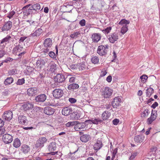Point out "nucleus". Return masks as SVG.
I'll use <instances>...</instances> for the list:
<instances>
[{
  "label": "nucleus",
  "mask_w": 160,
  "mask_h": 160,
  "mask_svg": "<svg viewBox=\"0 0 160 160\" xmlns=\"http://www.w3.org/2000/svg\"><path fill=\"white\" fill-rule=\"evenodd\" d=\"M158 105V103L155 102L152 105L151 107L154 109Z\"/></svg>",
  "instance_id": "63"
},
{
  "label": "nucleus",
  "mask_w": 160,
  "mask_h": 160,
  "mask_svg": "<svg viewBox=\"0 0 160 160\" xmlns=\"http://www.w3.org/2000/svg\"><path fill=\"white\" fill-rule=\"evenodd\" d=\"M47 140L45 137H40L37 140L35 146L37 148H41L43 147Z\"/></svg>",
  "instance_id": "2"
},
{
  "label": "nucleus",
  "mask_w": 160,
  "mask_h": 160,
  "mask_svg": "<svg viewBox=\"0 0 160 160\" xmlns=\"http://www.w3.org/2000/svg\"><path fill=\"white\" fill-rule=\"evenodd\" d=\"M91 61L92 63L94 64L98 63L99 62L98 57L96 56L92 57L91 59Z\"/></svg>",
  "instance_id": "40"
},
{
  "label": "nucleus",
  "mask_w": 160,
  "mask_h": 160,
  "mask_svg": "<svg viewBox=\"0 0 160 160\" xmlns=\"http://www.w3.org/2000/svg\"><path fill=\"white\" fill-rule=\"evenodd\" d=\"M110 116L111 113L110 112L105 111L102 113V117L103 120H108Z\"/></svg>",
  "instance_id": "30"
},
{
  "label": "nucleus",
  "mask_w": 160,
  "mask_h": 160,
  "mask_svg": "<svg viewBox=\"0 0 160 160\" xmlns=\"http://www.w3.org/2000/svg\"><path fill=\"white\" fill-rule=\"evenodd\" d=\"M8 73L10 75L16 74H17L18 71L16 69H13L12 70H9L8 71Z\"/></svg>",
  "instance_id": "47"
},
{
  "label": "nucleus",
  "mask_w": 160,
  "mask_h": 160,
  "mask_svg": "<svg viewBox=\"0 0 160 160\" xmlns=\"http://www.w3.org/2000/svg\"><path fill=\"white\" fill-rule=\"evenodd\" d=\"M52 43V39L50 38H47L44 41V46L45 47H48L49 48H51Z\"/></svg>",
  "instance_id": "19"
},
{
  "label": "nucleus",
  "mask_w": 160,
  "mask_h": 160,
  "mask_svg": "<svg viewBox=\"0 0 160 160\" xmlns=\"http://www.w3.org/2000/svg\"><path fill=\"white\" fill-rule=\"evenodd\" d=\"M30 147L28 145L24 144L21 146L20 151L24 154L28 153L30 151Z\"/></svg>",
  "instance_id": "21"
},
{
  "label": "nucleus",
  "mask_w": 160,
  "mask_h": 160,
  "mask_svg": "<svg viewBox=\"0 0 160 160\" xmlns=\"http://www.w3.org/2000/svg\"><path fill=\"white\" fill-rule=\"evenodd\" d=\"M31 9L32 11H33V13L38 12L41 8L40 5L39 3H37L35 4H31Z\"/></svg>",
  "instance_id": "18"
},
{
  "label": "nucleus",
  "mask_w": 160,
  "mask_h": 160,
  "mask_svg": "<svg viewBox=\"0 0 160 160\" xmlns=\"http://www.w3.org/2000/svg\"><path fill=\"white\" fill-rule=\"evenodd\" d=\"M75 77H72L70 78L69 79V82L70 83H73L75 82Z\"/></svg>",
  "instance_id": "62"
},
{
  "label": "nucleus",
  "mask_w": 160,
  "mask_h": 160,
  "mask_svg": "<svg viewBox=\"0 0 160 160\" xmlns=\"http://www.w3.org/2000/svg\"><path fill=\"white\" fill-rule=\"evenodd\" d=\"M33 110L36 112H41L43 110V108L35 106L33 107Z\"/></svg>",
  "instance_id": "46"
},
{
  "label": "nucleus",
  "mask_w": 160,
  "mask_h": 160,
  "mask_svg": "<svg viewBox=\"0 0 160 160\" xmlns=\"http://www.w3.org/2000/svg\"><path fill=\"white\" fill-rule=\"evenodd\" d=\"M20 145V141L18 138H16L14 140L13 146L14 147L16 148H18Z\"/></svg>",
  "instance_id": "36"
},
{
  "label": "nucleus",
  "mask_w": 160,
  "mask_h": 160,
  "mask_svg": "<svg viewBox=\"0 0 160 160\" xmlns=\"http://www.w3.org/2000/svg\"><path fill=\"white\" fill-rule=\"evenodd\" d=\"M13 79L12 77L8 78L4 81V83L5 85L10 84L13 81Z\"/></svg>",
  "instance_id": "37"
},
{
  "label": "nucleus",
  "mask_w": 160,
  "mask_h": 160,
  "mask_svg": "<svg viewBox=\"0 0 160 160\" xmlns=\"http://www.w3.org/2000/svg\"><path fill=\"white\" fill-rule=\"evenodd\" d=\"M148 76L146 75H143L140 77L142 82L144 83L146 82V80L148 79Z\"/></svg>",
  "instance_id": "51"
},
{
  "label": "nucleus",
  "mask_w": 160,
  "mask_h": 160,
  "mask_svg": "<svg viewBox=\"0 0 160 160\" xmlns=\"http://www.w3.org/2000/svg\"><path fill=\"white\" fill-rule=\"evenodd\" d=\"M53 78L54 81L57 83H62L65 80V77L62 73L57 74Z\"/></svg>",
  "instance_id": "4"
},
{
  "label": "nucleus",
  "mask_w": 160,
  "mask_h": 160,
  "mask_svg": "<svg viewBox=\"0 0 160 160\" xmlns=\"http://www.w3.org/2000/svg\"><path fill=\"white\" fill-rule=\"evenodd\" d=\"M72 108L69 107L64 108L62 110V114L64 116H67L70 114L72 112Z\"/></svg>",
  "instance_id": "14"
},
{
  "label": "nucleus",
  "mask_w": 160,
  "mask_h": 160,
  "mask_svg": "<svg viewBox=\"0 0 160 160\" xmlns=\"http://www.w3.org/2000/svg\"><path fill=\"white\" fill-rule=\"evenodd\" d=\"M18 121L19 123L25 125L27 123L26 116L23 113H20L18 116Z\"/></svg>",
  "instance_id": "7"
},
{
  "label": "nucleus",
  "mask_w": 160,
  "mask_h": 160,
  "mask_svg": "<svg viewBox=\"0 0 160 160\" xmlns=\"http://www.w3.org/2000/svg\"><path fill=\"white\" fill-rule=\"evenodd\" d=\"M112 93V90L109 87H106L102 92V95L105 98H109Z\"/></svg>",
  "instance_id": "3"
},
{
  "label": "nucleus",
  "mask_w": 160,
  "mask_h": 160,
  "mask_svg": "<svg viewBox=\"0 0 160 160\" xmlns=\"http://www.w3.org/2000/svg\"><path fill=\"white\" fill-rule=\"evenodd\" d=\"M37 92V88H32L27 90V93L29 96H32L35 95Z\"/></svg>",
  "instance_id": "20"
},
{
  "label": "nucleus",
  "mask_w": 160,
  "mask_h": 160,
  "mask_svg": "<svg viewBox=\"0 0 160 160\" xmlns=\"http://www.w3.org/2000/svg\"><path fill=\"white\" fill-rule=\"evenodd\" d=\"M56 69V66L54 65H52L50 66V71H51L53 73L55 72Z\"/></svg>",
  "instance_id": "57"
},
{
  "label": "nucleus",
  "mask_w": 160,
  "mask_h": 160,
  "mask_svg": "<svg viewBox=\"0 0 160 160\" xmlns=\"http://www.w3.org/2000/svg\"><path fill=\"white\" fill-rule=\"evenodd\" d=\"M90 139V136L89 134H83L81 136L80 139L83 142H86L88 141Z\"/></svg>",
  "instance_id": "26"
},
{
  "label": "nucleus",
  "mask_w": 160,
  "mask_h": 160,
  "mask_svg": "<svg viewBox=\"0 0 160 160\" xmlns=\"http://www.w3.org/2000/svg\"><path fill=\"white\" fill-rule=\"evenodd\" d=\"M78 64H72L70 66V68L72 69V70H75L77 68H78Z\"/></svg>",
  "instance_id": "53"
},
{
  "label": "nucleus",
  "mask_w": 160,
  "mask_h": 160,
  "mask_svg": "<svg viewBox=\"0 0 160 160\" xmlns=\"http://www.w3.org/2000/svg\"><path fill=\"white\" fill-rule=\"evenodd\" d=\"M102 147V142L101 141L97 140L93 146L94 149L95 150L98 151Z\"/></svg>",
  "instance_id": "24"
},
{
  "label": "nucleus",
  "mask_w": 160,
  "mask_h": 160,
  "mask_svg": "<svg viewBox=\"0 0 160 160\" xmlns=\"http://www.w3.org/2000/svg\"><path fill=\"white\" fill-rule=\"evenodd\" d=\"M48 55H49V56L53 58H56V55L55 53L52 51H50L49 53H48Z\"/></svg>",
  "instance_id": "52"
},
{
  "label": "nucleus",
  "mask_w": 160,
  "mask_h": 160,
  "mask_svg": "<svg viewBox=\"0 0 160 160\" xmlns=\"http://www.w3.org/2000/svg\"><path fill=\"white\" fill-rule=\"evenodd\" d=\"M128 30V26L127 25H123L121 28V32L122 34H124L127 32Z\"/></svg>",
  "instance_id": "41"
},
{
  "label": "nucleus",
  "mask_w": 160,
  "mask_h": 160,
  "mask_svg": "<svg viewBox=\"0 0 160 160\" xmlns=\"http://www.w3.org/2000/svg\"><path fill=\"white\" fill-rule=\"evenodd\" d=\"M25 80L23 78L22 79H19L18 80L16 84L17 85H22L25 83Z\"/></svg>",
  "instance_id": "44"
},
{
  "label": "nucleus",
  "mask_w": 160,
  "mask_h": 160,
  "mask_svg": "<svg viewBox=\"0 0 160 160\" xmlns=\"http://www.w3.org/2000/svg\"><path fill=\"white\" fill-rule=\"evenodd\" d=\"M130 23V21L126 19H122L120 22H119L118 24L122 25H123L129 24Z\"/></svg>",
  "instance_id": "42"
},
{
  "label": "nucleus",
  "mask_w": 160,
  "mask_h": 160,
  "mask_svg": "<svg viewBox=\"0 0 160 160\" xmlns=\"http://www.w3.org/2000/svg\"><path fill=\"white\" fill-rule=\"evenodd\" d=\"M149 111L148 109H145L144 110L143 112V116L144 117H146L148 116L149 112Z\"/></svg>",
  "instance_id": "54"
},
{
  "label": "nucleus",
  "mask_w": 160,
  "mask_h": 160,
  "mask_svg": "<svg viewBox=\"0 0 160 160\" xmlns=\"http://www.w3.org/2000/svg\"><path fill=\"white\" fill-rule=\"evenodd\" d=\"M79 87V86L78 84L73 83L68 85L67 88L69 90L73 91L75 89L78 88Z\"/></svg>",
  "instance_id": "29"
},
{
  "label": "nucleus",
  "mask_w": 160,
  "mask_h": 160,
  "mask_svg": "<svg viewBox=\"0 0 160 160\" xmlns=\"http://www.w3.org/2000/svg\"><path fill=\"white\" fill-rule=\"evenodd\" d=\"M80 118V114L77 112H72L70 114V118L71 119L77 120Z\"/></svg>",
  "instance_id": "22"
},
{
  "label": "nucleus",
  "mask_w": 160,
  "mask_h": 160,
  "mask_svg": "<svg viewBox=\"0 0 160 160\" xmlns=\"http://www.w3.org/2000/svg\"><path fill=\"white\" fill-rule=\"evenodd\" d=\"M119 120L118 119H115L112 121L113 124L114 125H117L119 123Z\"/></svg>",
  "instance_id": "60"
},
{
  "label": "nucleus",
  "mask_w": 160,
  "mask_h": 160,
  "mask_svg": "<svg viewBox=\"0 0 160 160\" xmlns=\"http://www.w3.org/2000/svg\"><path fill=\"white\" fill-rule=\"evenodd\" d=\"M78 68L79 70H83L85 69V65L84 63H80L78 64Z\"/></svg>",
  "instance_id": "50"
},
{
  "label": "nucleus",
  "mask_w": 160,
  "mask_h": 160,
  "mask_svg": "<svg viewBox=\"0 0 160 160\" xmlns=\"http://www.w3.org/2000/svg\"><path fill=\"white\" fill-rule=\"evenodd\" d=\"M112 29L111 27H107L106 28L102 30V32L105 34H107L109 33Z\"/></svg>",
  "instance_id": "48"
},
{
  "label": "nucleus",
  "mask_w": 160,
  "mask_h": 160,
  "mask_svg": "<svg viewBox=\"0 0 160 160\" xmlns=\"http://www.w3.org/2000/svg\"><path fill=\"white\" fill-rule=\"evenodd\" d=\"M79 23L81 26H84L85 25L86 21L84 19H83L79 22Z\"/></svg>",
  "instance_id": "58"
},
{
  "label": "nucleus",
  "mask_w": 160,
  "mask_h": 160,
  "mask_svg": "<svg viewBox=\"0 0 160 160\" xmlns=\"http://www.w3.org/2000/svg\"><path fill=\"white\" fill-rule=\"evenodd\" d=\"M42 32V29L40 28L38 29L37 30H35V31L32 33L31 35L33 37L35 36L37 37L39 36Z\"/></svg>",
  "instance_id": "33"
},
{
  "label": "nucleus",
  "mask_w": 160,
  "mask_h": 160,
  "mask_svg": "<svg viewBox=\"0 0 160 160\" xmlns=\"http://www.w3.org/2000/svg\"><path fill=\"white\" fill-rule=\"evenodd\" d=\"M121 102V99L118 97H115L114 98L112 103V107L115 108L120 105V103Z\"/></svg>",
  "instance_id": "16"
},
{
  "label": "nucleus",
  "mask_w": 160,
  "mask_h": 160,
  "mask_svg": "<svg viewBox=\"0 0 160 160\" xmlns=\"http://www.w3.org/2000/svg\"><path fill=\"white\" fill-rule=\"evenodd\" d=\"M6 45V44L2 45H0V58H2L6 54V52L3 50Z\"/></svg>",
  "instance_id": "32"
},
{
  "label": "nucleus",
  "mask_w": 160,
  "mask_h": 160,
  "mask_svg": "<svg viewBox=\"0 0 160 160\" xmlns=\"http://www.w3.org/2000/svg\"><path fill=\"white\" fill-rule=\"evenodd\" d=\"M23 47L20 44L17 45L13 49L12 51L13 52H20L23 49Z\"/></svg>",
  "instance_id": "35"
},
{
  "label": "nucleus",
  "mask_w": 160,
  "mask_h": 160,
  "mask_svg": "<svg viewBox=\"0 0 160 160\" xmlns=\"http://www.w3.org/2000/svg\"><path fill=\"white\" fill-rule=\"evenodd\" d=\"M2 140L5 144H9L13 140L12 137L9 134H5L2 136Z\"/></svg>",
  "instance_id": "5"
},
{
  "label": "nucleus",
  "mask_w": 160,
  "mask_h": 160,
  "mask_svg": "<svg viewBox=\"0 0 160 160\" xmlns=\"http://www.w3.org/2000/svg\"><path fill=\"white\" fill-rule=\"evenodd\" d=\"M12 26V22L11 21H8L5 22L2 28V31H8L10 30Z\"/></svg>",
  "instance_id": "17"
},
{
  "label": "nucleus",
  "mask_w": 160,
  "mask_h": 160,
  "mask_svg": "<svg viewBox=\"0 0 160 160\" xmlns=\"http://www.w3.org/2000/svg\"><path fill=\"white\" fill-rule=\"evenodd\" d=\"M147 97H150L152 94L154 92V90L153 88H148L146 90Z\"/></svg>",
  "instance_id": "38"
},
{
  "label": "nucleus",
  "mask_w": 160,
  "mask_h": 160,
  "mask_svg": "<svg viewBox=\"0 0 160 160\" xmlns=\"http://www.w3.org/2000/svg\"><path fill=\"white\" fill-rule=\"evenodd\" d=\"M31 5V4H29L22 8V12H23V14L25 17L33 13V11H32V9H31V7H30Z\"/></svg>",
  "instance_id": "1"
},
{
  "label": "nucleus",
  "mask_w": 160,
  "mask_h": 160,
  "mask_svg": "<svg viewBox=\"0 0 160 160\" xmlns=\"http://www.w3.org/2000/svg\"><path fill=\"white\" fill-rule=\"evenodd\" d=\"M46 62L43 59H40L38 60L36 64L38 68L41 69L45 65Z\"/></svg>",
  "instance_id": "25"
},
{
  "label": "nucleus",
  "mask_w": 160,
  "mask_h": 160,
  "mask_svg": "<svg viewBox=\"0 0 160 160\" xmlns=\"http://www.w3.org/2000/svg\"><path fill=\"white\" fill-rule=\"evenodd\" d=\"M78 124V127H79V129H84L85 127V125L84 123L83 122L80 123Z\"/></svg>",
  "instance_id": "55"
},
{
  "label": "nucleus",
  "mask_w": 160,
  "mask_h": 160,
  "mask_svg": "<svg viewBox=\"0 0 160 160\" xmlns=\"http://www.w3.org/2000/svg\"><path fill=\"white\" fill-rule=\"evenodd\" d=\"M2 118L6 120L9 121L12 118V112L10 111L5 112L2 116Z\"/></svg>",
  "instance_id": "12"
},
{
  "label": "nucleus",
  "mask_w": 160,
  "mask_h": 160,
  "mask_svg": "<svg viewBox=\"0 0 160 160\" xmlns=\"http://www.w3.org/2000/svg\"><path fill=\"white\" fill-rule=\"evenodd\" d=\"M44 113L48 115H52L55 112V110L49 106H47L43 109Z\"/></svg>",
  "instance_id": "13"
},
{
  "label": "nucleus",
  "mask_w": 160,
  "mask_h": 160,
  "mask_svg": "<svg viewBox=\"0 0 160 160\" xmlns=\"http://www.w3.org/2000/svg\"><path fill=\"white\" fill-rule=\"evenodd\" d=\"M66 101L65 98H62L59 100L58 104L59 106H61L64 105L66 103Z\"/></svg>",
  "instance_id": "43"
},
{
  "label": "nucleus",
  "mask_w": 160,
  "mask_h": 160,
  "mask_svg": "<svg viewBox=\"0 0 160 160\" xmlns=\"http://www.w3.org/2000/svg\"><path fill=\"white\" fill-rule=\"evenodd\" d=\"M157 115V111L155 110H152L150 117L147 119L148 123L151 124L153 121L156 119Z\"/></svg>",
  "instance_id": "10"
},
{
  "label": "nucleus",
  "mask_w": 160,
  "mask_h": 160,
  "mask_svg": "<svg viewBox=\"0 0 160 160\" xmlns=\"http://www.w3.org/2000/svg\"><path fill=\"white\" fill-rule=\"evenodd\" d=\"M97 52L100 55L103 56L107 54V50L105 49L104 46L101 45L98 47Z\"/></svg>",
  "instance_id": "9"
},
{
  "label": "nucleus",
  "mask_w": 160,
  "mask_h": 160,
  "mask_svg": "<svg viewBox=\"0 0 160 160\" xmlns=\"http://www.w3.org/2000/svg\"><path fill=\"white\" fill-rule=\"evenodd\" d=\"M102 122V120L100 119H89L88 120H87L86 121V123L88 122V124H92V123L98 124L99 122L100 123L101 122Z\"/></svg>",
  "instance_id": "28"
},
{
  "label": "nucleus",
  "mask_w": 160,
  "mask_h": 160,
  "mask_svg": "<svg viewBox=\"0 0 160 160\" xmlns=\"http://www.w3.org/2000/svg\"><path fill=\"white\" fill-rule=\"evenodd\" d=\"M112 80V76L110 75L108 76L106 78L107 81L108 82H111Z\"/></svg>",
  "instance_id": "64"
},
{
  "label": "nucleus",
  "mask_w": 160,
  "mask_h": 160,
  "mask_svg": "<svg viewBox=\"0 0 160 160\" xmlns=\"http://www.w3.org/2000/svg\"><path fill=\"white\" fill-rule=\"evenodd\" d=\"M144 136L142 135H139L136 136L134 138V141L138 143L142 142L144 140Z\"/></svg>",
  "instance_id": "27"
},
{
  "label": "nucleus",
  "mask_w": 160,
  "mask_h": 160,
  "mask_svg": "<svg viewBox=\"0 0 160 160\" xmlns=\"http://www.w3.org/2000/svg\"><path fill=\"white\" fill-rule=\"evenodd\" d=\"M46 95L43 94L38 95L36 97L35 100L36 102L39 103L44 102L46 99Z\"/></svg>",
  "instance_id": "11"
},
{
  "label": "nucleus",
  "mask_w": 160,
  "mask_h": 160,
  "mask_svg": "<svg viewBox=\"0 0 160 160\" xmlns=\"http://www.w3.org/2000/svg\"><path fill=\"white\" fill-rule=\"evenodd\" d=\"M33 104L29 102L24 103L22 107L23 109L25 112L31 110L33 108Z\"/></svg>",
  "instance_id": "6"
},
{
  "label": "nucleus",
  "mask_w": 160,
  "mask_h": 160,
  "mask_svg": "<svg viewBox=\"0 0 160 160\" xmlns=\"http://www.w3.org/2000/svg\"><path fill=\"white\" fill-rule=\"evenodd\" d=\"M52 94L54 97L55 98H58L63 95V92L60 89H55L53 91Z\"/></svg>",
  "instance_id": "8"
},
{
  "label": "nucleus",
  "mask_w": 160,
  "mask_h": 160,
  "mask_svg": "<svg viewBox=\"0 0 160 160\" xmlns=\"http://www.w3.org/2000/svg\"><path fill=\"white\" fill-rule=\"evenodd\" d=\"M80 34V32H75L73 34H71L70 37L72 38H75L78 37V35H79Z\"/></svg>",
  "instance_id": "49"
},
{
  "label": "nucleus",
  "mask_w": 160,
  "mask_h": 160,
  "mask_svg": "<svg viewBox=\"0 0 160 160\" xmlns=\"http://www.w3.org/2000/svg\"><path fill=\"white\" fill-rule=\"evenodd\" d=\"M11 37L10 36H7L5 38L3 39L0 42V45H2L3 44H6V42H8Z\"/></svg>",
  "instance_id": "39"
},
{
  "label": "nucleus",
  "mask_w": 160,
  "mask_h": 160,
  "mask_svg": "<svg viewBox=\"0 0 160 160\" xmlns=\"http://www.w3.org/2000/svg\"><path fill=\"white\" fill-rule=\"evenodd\" d=\"M101 35L99 33L93 34L92 36V41L95 42H98L101 39Z\"/></svg>",
  "instance_id": "23"
},
{
  "label": "nucleus",
  "mask_w": 160,
  "mask_h": 160,
  "mask_svg": "<svg viewBox=\"0 0 160 160\" xmlns=\"http://www.w3.org/2000/svg\"><path fill=\"white\" fill-rule=\"evenodd\" d=\"M77 123V121L69 122L66 124L67 127H72Z\"/></svg>",
  "instance_id": "45"
},
{
  "label": "nucleus",
  "mask_w": 160,
  "mask_h": 160,
  "mask_svg": "<svg viewBox=\"0 0 160 160\" xmlns=\"http://www.w3.org/2000/svg\"><path fill=\"white\" fill-rule=\"evenodd\" d=\"M15 12L14 11H12L10 12L8 14L7 16V17L8 18H11L15 14Z\"/></svg>",
  "instance_id": "56"
},
{
  "label": "nucleus",
  "mask_w": 160,
  "mask_h": 160,
  "mask_svg": "<svg viewBox=\"0 0 160 160\" xmlns=\"http://www.w3.org/2000/svg\"><path fill=\"white\" fill-rule=\"evenodd\" d=\"M51 50V48H49L48 47H44L41 50V53H42V55L44 54L45 56L48 55V52Z\"/></svg>",
  "instance_id": "34"
},
{
  "label": "nucleus",
  "mask_w": 160,
  "mask_h": 160,
  "mask_svg": "<svg viewBox=\"0 0 160 160\" xmlns=\"http://www.w3.org/2000/svg\"><path fill=\"white\" fill-rule=\"evenodd\" d=\"M69 101L71 103H74L77 101V100L73 98H70L69 99Z\"/></svg>",
  "instance_id": "61"
},
{
  "label": "nucleus",
  "mask_w": 160,
  "mask_h": 160,
  "mask_svg": "<svg viewBox=\"0 0 160 160\" xmlns=\"http://www.w3.org/2000/svg\"><path fill=\"white\" fill-rule=\"evenodd\" d=\"M56 143L55 142L50 143L48 146V148L49 151H53L56 149Z\"/></svg>",
  "instance_id": "31"
},
{
  "label": "nucleus",
  "mask_w": 160,
  "mask_h": 160,
  "mask_svg": "<svg viewBox=\"0 0 160 160\" xmlns=\"http://www.w3.org/2000/svg\"><path fill=\"white\" fill-rule=\"evenodd\" d=\"M12 60L13 59L12 58L10 57H8L7 58H6L5 60H3L2 61L3 62L8 63L9 62L12 61Z\"/></svg>",
  "instance_id": "59"
},
{
  "label": "nucleus",
  "mask_w": 160,
  "mask_h": 160,
  "mask_svg": "<svg viewBox=\"0 0 160 160\" xmlns=\"http://www.w3.org/2000/svg\"><path fill=\"white\" fill-rule=\"evenodd\" d=\"M118 39V35L116 33H112L108 36V40L111 43H114Z\"/></svg>",
  "instance_id": "15"
}]
</instances>
